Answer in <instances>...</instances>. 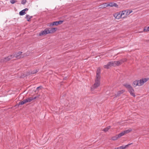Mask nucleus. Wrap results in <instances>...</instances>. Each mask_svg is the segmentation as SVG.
Segmentation results:
<instances>
[{"label":"nucleus","mask_w":149,"mask_h":149,"mask_svg":"<svg viewBox=\"0 0 149 149\" xmlns=\"http://www.w3.org/2000/svg\"><path fill=\"white\" fill-rule=\"evenodd\" d=\"M118 13H115L114 15H113V16H114V17L116 18V19H117V16L118 15Z\"/></svg>","instance_id":"obj_36"},{"label":"nucleus","mask_w":149,"mask_h":149,"mask_svg":"<svg viewBox=\"0 0 149 149\" xmlns=\"http://www.w3.org/2000/svg\"><path fill=\"white\" fill-rule=\"evenodd\" d=\"M139 80H136L134 81L132 83V86L134 87H136L138 86H139Z\"/></svg>","instance_id":"obj_10"},{"label":"nucleus","mask_w":149,"mask_h":149,"mask_svg":"<svg viewBox=\"0 0 149 149\" xmlns=\"http://www.w3.org/2000/svg\"><path fill=\"white\" fill-rule=\"evenodd\" d=\"M50 33L48 28H46L44 31H42L39 33V36H42L44 35H45L47 34Z\"/></svg>","instance_id":"obj_3"},{"label":"nucleus","mask_w":149,"mask_h":149,"mask_svg":"<svg viewBox=\"0 0 149 149\" xmlns=\"http://www.w3.org/2000/svg\"><path fill=\"white\" fill-rule=\"evenodd\" d=\"M5 59V58H2L0 60V61L1 62H6V61Z\"/></svg>","instance_id":"obj_35"},{"label":"nucleus","mask_w":149,"mask_h":149,"mask_svg":"<svg viewBox=\"0 0 149 149\" xmlns=\"http://www.w3.org/2000/svg\"><path fill=\"white\" fill-rule=\"evenodd\" d=\"M139 86H141L142 85H143L145 83L143 79H141L139 80Z\"/></svg>","instance_id":"obj_21"},{"label":"nucleus","mask_w":149,"mask_h":149,"mask_svg":"<svg viewBox=\"0 0 149 149\" xmlns=\"http://www.w3.org/2000/svg\"><path fill=\"white\" fill-rule=\"evenodd\" d=\"M121 12H119V13H118V16L117 17V19H119L121 18H124L125 17V16H124L123 17H122L121 14Z\"/></svg>","instance_id":"obj_16"},{"label":"nucleus","mask_w":149,"mask_h":149,"mask_svg":"<svg viewBox=\"0 0 149 149\" xmlns=\"http://www.w3.org/2000/svg\"><path fill=\"white\" fill-rule=\"evenodd\" d=\"M10 2L12 4H14L17 2L16 0H10Z\"/></svg>","instance_id":"obj_32"},{"label":"nucleus","mask_w":149,"mask_h":149,"mask_svg":"<svg viewBox=\"0 0 149 149\" xmlns=\"http://www.w3.org/2000/svg\"><path fill=\"white\" fill-rule=\"evenodd\" d=\"M26 103V102H25V100H24L23 101H21L19 102V104H17V105L18 106H19V105H23L24 104Z\"/></svg>","instance_id":"obj_24"},{"label":"nucleus","mask_w":149,"mask_h":149,"mask_svg":"<svg viewBox=\"0 0 149 149\" xmlns=\"http://www.w3.org/2000/svg\"><path fill=\"white\" fill-rule=\"evenodd\" d=\"M13 58L14 56L13 55H12V54L5 57V60L6 61V62H7L10 61L11 59Z\"/></svg>","instance_id":"obj_11"},{"label":"nucleus","mask_w":149,"mask_h":149,"mask_svg":"<svg viewBox=\"0 0 149 149\" xmlns=\"http://www.w3.org/2000/svg\"><path fill=\"white\" fill-rule=\"evenodd\" d=\"M111 128V126H108L105 128L103 130V131L104 132H107L108 131V130Z\"/></svg>","instance_id":"obj_20"},{"label":"nucleus","mask_w":149,"mask_h":149,"mask_svg":"<svg viewBox=\"0 0 149 149\" xmlns=\"http://www.w3.org/2000/svg\"><path fill=\"white\" fill-rule=\"evenodd\" d=\"M38 70H33V71H32L31 73V74H34L38 72Z\"/></svg>","instance_id":"obj_30"},{"label":"nucleus","mask_w":149,"mask_h":149,"mask_svg":"<svg viewBox=\"0 0 149 149\" xmlns=\"http://www.w3.org/2000/svg\"><path fill=\"white\" fill-rule=\"evenodd\" d=\"M33 17V16H29V19H28L27 20L28 21V22H29L30 21V19L31 18H32Z\"/></svg>","instance_id":"obj_37"},{"label":"nucleus","mask_w":149,"mask_h":149,"mask_svg":"<svg viewBox=\"0 0 149 149\" xmlns=\"http://www.w3.org/2000/svg\"><path fill=\"white\" fill-rule=\"evenodd\" d=\"M133 143H130V144H128L126 145H125V146H121L120 147H119V148L120 149H125V148L127 147H128V146L129 145H130L131 144H132Z\"/></svg>","instance_id":"obj_17"},{"label":"nucleus","mask_w":149,"mask_h":149,"mask_svg":"<svg viewBox=\"0 0 149 149\" xmlns=\"http://www.w3.org/2000/svg\"><path fill=\"white\" fill-rule=\"evenodd\" d=\"M48 29L50 33H54L57 30V28H48Z\"/></svg>","instance_id":"obj_9"},{"label":"nucleus","mask_w":149,"mask_h":149,"mask_svg":"<svg viewBox=\"0 0 149 149\" xmlns=\"http://www.w3.org/2000/svg\"><path fill=\"white\" fill-rule=\"evenodd\" d=\"M29 15H27L26 16V17H25V18H26L27 19H29Z\"/></svg>","instance_id":"obj_38"},{"label":"nucleus","mask_w":149,"mask_h":149,"mask_svg":"<svg viewBox=\"0 0 149 149\" xmlns=\"http://www.w3.org/2000/svg\"><path fill=\"white\" fill-rule=\"evenodd\" d=\"M109 4L110 7L115 6L118 8V5L116 3L113 2L110 3Z\"/></svg>","instance_id":"obj_12"},{"label":"nucleus","mask_w":149,"mask_h":149,"mask_svg":"<svg viewBox=\"0 0 149 149\" xmlns=\"http://www.w3.org/2000/svg\"><path fill=\"white\" fill-rule=\"evenodd\" d=\"M100 68H98L97 70L95 83L91 88L92 91H93L95 89L97 88L100 86Z\"/></svg>","instance_id":"obj_1"},{"label":"nucleus","mask_w":149,"mask_h":149,"mask_svg":"<svg viewBox=\"0 0 149 149\" xmlns=\"http://www.w3.org/2000/svg\"><path fill=\"white\" fill-rule=\"evenodd\" d=\"M123 86L127 89L128 91L130 93L131 95L134 97L136 96L134 93V90L130 85L126 83L124 84Z\"/></svg>","instance_id":"obj_2"},{"label":"nucleus","mask_w":149,"mask_h":149,"mask_svg":"<svg viewBox=\"0 0 149 149\" xmlns=\"http://www.w3.org/2000/svg\"><path fill=\"white\" fill-rule=\"evenodd\" d=\"M132 12V10H127V12H126V15H125L124 16H125V17H126L127 15H129Z\"/></svg>","instance_id":"obj_27"},{"label":"nucleus","mask_w":149,"mask_h":149,"mask_svg":"<svg viewBox=\"0 0 149 149\" xmlns=\"http://www.w3.org/2000/svg\"><path fill=\"white\" fill-rule=\"evenodd\" d=\"M143 31L144 32L149 31V26L148 27H145L144 28Z\"/></svg>","instance_id":"obj_26"},{"label":"nucleus","mask_w":149,"mask_h":149,"mask_svg":"<svg viewBox=\"0 0 149 149\" xmlns=\"http://www.w3.org/2000/svg\"><path fill=\"white\" fill-rule=\"evenodd\" d=\"M125 135V134L123 132V131L122 132L118 134V135H117L118 137L119 138L120 137L122 136H123Z\"/></svg>","instance_id":"obj_22"},{"label":"nucleus","mask_w":149,"mask_h":149,"mask_svg":"<svg viewBox=\"0 0 149 149\" xmlns=\"http://www.w3.org/2000/svg\"><path fill=\"white\" fill-rule=\"evenodd\" d=\"M22 52H19L17 53H14L12 54V55H13L14 57H15L16 58L19 59L22 57Z\"/></svg>","instance_id":"obj_7"},{"label":"nucleus","mask_w":149,"mask_h":149,"mask_svg":"<svg viewBox=\"0 0 149 149\" xmlns=\"http://www.w3.org/2000/svg\"><path fill=\"white\" fill-rule=\"evenodd\" d=\"M143 80L144 83L146 82L147 81H148L149 79V78H145L144 79H142Z\"/></svg>","instance_id":"obj_34"},{"label":"nucleus","mask_w":149,"mask_h":149,"mask_svg":"<svg viewBox=\"0 0 149 149\" xmlns=\"http://www.w3.org/2000/svg\"><path fill=\"white\" fill-rule=\"evenodd\" d=\"M127 60V59L126 58H123L122 59H121V60H120L119 61H117L118 62H119V64L118 65L119 66L121 64H122L123 63H124V62L126 61Z\"/></svg>","instance_id":"obj_13"},{"label":"nucleus","mask_w":149,"mask_h":149,"mask_svg":"<svg viewBox=\"0 0 149 149\" xmlns=\"http://www.w3.org/2000/svg\"><path fill=\"white\" fill-rule=\"evenodd\" d=\"M119 138L118 137L117 135L116 136L112 137L111 138V139L113 141H115L117 139Z\"/></svg>","instance_id":"obj_23"},{"label":"nucleus","mask_w":149,"mask_h":149,"mask_svg":"<svg viewBox=\"0 0 149 149\" xmlns=\"http://www.w3.org/2000/svg\"><path fill=\"white\" fill-rule=\"evenodd\" d=\"M110 62L111 63V66H113V67H115V66H118L119 65H118V64H119V62H118L117 61H111V62Z\"/></svg>","instance_id":"obj_8"},{"label":"nucleus","mask_w":149,"mask_h":149,"mask_svg":"<svg viewBox=\"0 0 149 149\" xmlns=\"http://www.w3.org/2000/svg\"><path fill=\"white\" fill-rule=\"evenodd\" d=\"M114 149H120L119 148V147H118L117 148H115Z\"/></svg>","instance_id":"obj_42"},{"label":"nucleus","mask_w":149,"mask_h":149,"mask_svg":"<svg viewBox=\"0 0 149 149\" xmlns=\"http://www.w3.org/2000/svg\"><path fill=\"white\" fill-rule=\"evenodd\" d=\"M42 88H43L42 86H40L36 88V90L38 91H39L40 89H42Z\"/></svg>","instance_id":"obj_31"},{"label":"nucleus","mask_w":149,"mask_h":149,"mask_svg":"<svg viewBox=\"0 0 149 149\" xmlns=\"http://www.w3.org/2000/svg\"><path fill=\"white\" fill-rule=\"evenodd\" d=\"M111 63L109 62L106 65H105L104 66V67L106 69H109L110 67H111Z\"/></svg>","instance_id":"obj_15"},{"label":"nucleus","mask_w":149,"mask_h":149,"mask_svg":"<svg viewBox=\"0 0 149 149\" xmlns=\"http://www.w3.org/2000/svg\"><path fill=\"white\" fill-rule=\"evenodd\" d=\"M26 13L23 10H22L19 12V15H23Z\"/></svg>","instance_id":"obj_25"},{"label":"nucleus","mask_w":149,"mask_h":149,"mask_svg":"<svg viewBox=\"0 0 149 149\" xmlns=\"http://www.w3.org/2000/svg\"><path fill=\"white\" fill-rule=\"evenodd\" d=\"M127 12V10H124L122 11L121 13V14L122 16V17H123V16H124L125 15H126V12Z\"/></svg>","instance_id":"obj_28"},{"label":"nucleus","mask_w":149,"mask_h":149,"mask_svg":"<svg viewBox=\"0 0 149 149\" xmlns=\"http://www.w3.org/2000/svg\"><path fill=\"white\" fill-rule=\"evenodd\" d=\"M26 2V0H22L21 1V3L23 4H25Z\"/></svg>","instance_id":"obj_33"},{"label":"nucleus","mask_w":149,"mask_h":149,"mask_svg":"<svg viewBox=\"0 0 149 149\" xmlns=\"http://www.w3.org/2000/svg\"><path fill=\"white\" fill-rule=\"evenodd\" d=\"M32 99H31V97H30L24 100L26 103L27 102H30L32 101Z\"/></svg>","instance_id":"obj_18"},{"label":"nucleus","mask_w":149,"mask_h":149,"mask_svg":"<svg viewBox=\"0 0 149 149\" xmlns=\"http://www.w3.org/2000/svg\"><path fill=\"white\" fill-rule=\"evenodd\" d=\"M37 97H31V99H32V100L36 99V98Z\"/></svg>","instance_id":"obj_40"},{"label":"nucleus","mask_w":149,"mask_h":149,"mask_svg":"<svg viewBox=\"0 0 149 149\" xmlns=\"http://www.w3.org/2000/svg\"><path fill=\"white\" fill-rule=\"evenodd\" d=\"M23 10L24 11V12H25L26 11H27L28 10V9L27 8H26L23 9Z\"/></svg>","instance_id":"obj_39"},{"label":"nucleus","mask_w":149,"mask_h":149,"mask_svg":"<svg viewBox=\"0 0 149 149\" xmlns=\"http://www.w3.org/2000/svg\"><path fill=\"white\" fill-rule=\"evenodd\" d=\"M67 79V77H65L63 78L64 80H66Z\"/></svg>","instance_id":"obj_41"},{"label":"nucleus","mask_w":149,"mask_h":149,"mask_svg":"<svg viewBox=\"0 0 149 149\" xmlns=\"http://www.w3.org/2000/svg\"><path fill=\"white\" fill-rule=\"evenodd\" d=\"M132 130L130 128L129 129H127V130H125L123 131V132L125 134H127V133H129L130 132L132 131Z\"/></svg>","instance_id":"obj_19"},{"label":"nucleus","mask_w":149,"mask_h":149,"mask_svg":"<svg viewBox=\"0 0 149 149\" xmlns=\"http://www.w3.org/2000/svg\"><path fill=\"white\" fill-rule=\"evenodd\" d=\"M50 33L48 28H46L44 31H42L39 33V36H42L44 35H45L47 34Z\"/></svg>","instance_id":"obj_5"},{"label":"nucleus","mask_w":149,"mask_h":149,"mask_svg":"<svg viewBox=\"0 0 149 149\" xmlns=\"http://www.w3.org/2000/svg\"><path fill=\"white\" fill-rule=\"evenodd\" d=\"M124 92V91L123 90H121L120 91H119L116 94H115V96H116V97L119 96L120 95L122 94Z\"/></svg>","instance_id":"obj_14"},{"label":"nucleus","mask_w":149,"mask_h":149,"mask_svg":"<svg viewBox=\"0 0 149 149\" xmlns=\"http://www.w3.org/2000/svg\"><path fill=\"white\" fill-rule=\"evenodd\" d=\"M50 33L48 28H46L44 31H42L39 33V36H42L44 35H45L47 34Z\"/></svg>","instance_id":"obj_4"},{"label":"nucleus","mask_w":149,"mask_h":149,"mask_svg":"<svg viewBox=\"0 0 149 149\" xmlns=\"http://www.w3.org/2000/svg\"><path fill=\"white\" fill-rule=\"evenodd\" d=\"M63 22V21L62 20H59L57 21H55L54 22L51 24L50 25V26H52L54 25L57 26L59 24H62Z\"/></svg>","instance_id":"obj_6"},{"label":"nucleus","mask_w":149,"mask_h":149,"mask_svg":"<svg viewBox=\"0 0 149 149\" xmlns=\"http://www.w3.org/2000/svg\"><path fill=\"white\" fill-rule=\"evenodd\" d=\"M103 5H104L103 6H102V7H103V8H105L109 6V4H107V3H105L104 4H103Z\"/></svg>","instance_id":"obj_29"}]
</instances>
